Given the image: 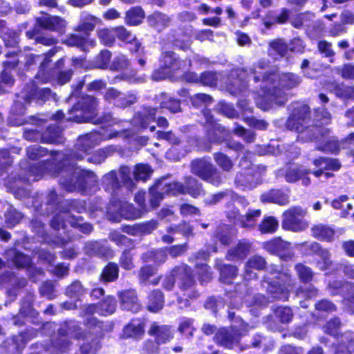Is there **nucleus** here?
Segmentation results:
<instances>
[{
    "label": "nucleus",
    "mask_w": 354,
    "mask_h": 354,
    "mask_svg": "<svg viewBox=\"0 0 354 354\" xmlns=\"http://www.w3.org/2000/svg\"><path fill=\"white\" fill-rule=\"evenodd\" d=\"M332 115L324 106L315 108L304 103H295L285 122L286 128L297 133L299 142H319L316 149L325 153L337 155L341 151V142L328 127Z\"/></svg>",
    "instance_id": "nucleus-1"
},
{
    "label": "nucleus",
    "mask_w": 354,
    "mask_h": 354,
    "mask_svg": "<svg viewBox=\"0 0 354 354\" xmlns=\"http://www.w3.org/2000/svg\"><path fill=\"white\" fill-rule=\"evenodd\" d=\"M82 158L81 155L71 152L64 153L54 164L53 172L58 175L59 185L68 193L77 192L85 196L98 189L97 176L91 170L77 168L76 161Z\"/></svg>",
    "instance_id": "nucleus-2"
},
{
    "label": "nucleus",
    "mask_w": 354,
    "mask_h": 354,
    "mask_svg": "<svg viewBox=\"0 0 354 354\" xmlns=\"http://www.w3.org/2000/svg\"><path fill=\"white\" fill-rule=\"evenodd\" d=\"M301 81V77L297 74L279 73L277 70H270L263 79L259 76L255 77V83L261 82L264 84L263 86H260L263 94L257 98V106L263 111L269 110L274 106H284L288 100L286 91L297 88Z\"/></svg>",
    "instance_id": "nucleus-3"
},
{
    "label": "nucleus",
    "mask_w": 354,
    "mask_h": 354,
    "mask_svg": "<svg viewBox=\"0 0 354 354\" xmlns=\"http://www.w3.org/2000/svg\"><path fill=\"white\" fill-rule=\"evenodd\" d=\"M86 333L80 326L79 322L67 319L59 324L57 333L52 336L48 350L53 354L68 353L73 346L71 337L76 340H85Z\"/></svg>",
    "instance_id": "nucleus-4"
},
{
    "label": "nucleus",
    "mask_w": 354,
    "mask_h": 354,
    "mask_svg": "<svg viewBox=\"0 0 354 354\" xmlns=\"http://www.w3.org/2000/svg\"><path fill=\"white\" fill-rule=\"evenodd\" d=\"M174 272L177 276L178 288L185 297H178L177 301L184 307H189V301L195 300L201 295L199 291L196 289L197 281L194 271L189 266L180 263L174 267Z\"/></svg>",
    "instance_id": "nucleus-5"
},
{
    "label": "nucleus",
    "mask_w": 354,
    "mask_h": 354,
    "mask_svg": "<svg viewBox=\"0 0 354 354\" xmlns=\"http://www.w3.org/2000/svg\"><path fill=\"white\" fill-rule=\"evenodd\" d=\"M205 136L206 140L198 142V145L205 151H210L212 145H221L225 143L227 138H230V131L224 126L218 123L214 118L210 110L204 111Z\"/></svg>",
    "instance_id": "nucleus-6"
},
{
    "label": "nucleus",
    "mask_w": 354,
    "mask_h": 354,
    "mask_svg": "<svg viewBox=\"0 0 354 354\" xmlns=\"http://www.w3.org/2000/svg\"><path fill=\"white\" fill-rule=\"evenodd\" d=\"M98 100L95 97L84 95L68 110L66 120L77 123L88 122L95 118Z\"/></svg>",
    "instance_id": "nucleus-7"
},
{
    "label": "nucleus",
    "mask_w": 354,
    "mask_h": 354,
    "mask_svg": "<svg viewBox=\"0 0 354 354\" xmlns=\"http://www.w3.org/2000/svg\"><path fill=\"white\" fill-rule=\"evenodd\" d=\"M186 68L185 60L180 59L172 51L162 53L160 59V66L151 73V79L161 81L167 78H173Z\"/></svg>",
    "instance_id": "nucleus-8"
},
{
    "label": "nucleus",
    "mask_w": 354,
    "mask_h": 354,
    "mask_svg": "<svg viewBox=\"0 0 354 354\" xmlns=\"http://www.w3.org/2000/svg\"><path fill=\"white\" fill-rule=\"evenodd\" d=\"M191 171L203 180L218 187L222 183V177L217 168L205 158H196L190 165Z\"/></svg>",
    "instance_id": "nucleus-9"
},
{
    "label": "nucleus",
    "mask_w": 354,
    "mask_h": 354,
    "mask_svg": "<svg viewBox=\"0 0 354 354\" xmlns=\"http://www.w3.org/2000/svg\"><path fill=\"white\" fill-rule=\"evenodd\" d=\"M306 212L300 206H292L282 214L281 227L286 231L300 232L308 227Z\"/></svg>",
    "instance_id": "nucleus-10"
},
{
    "label": "nucleus",
    "mask_w": 354,
    "mask_h": 354,
    "mask_svg": "<svg viewBox=\"0 0 354 354\" xmlns=\"http://www.w3.org/2000/svg\"><path fill=\"white\" fill-rule=\"evenodd\" d=\"M249 75L243 68H232L226 75L225 89L236 96L247 91L249 87Z\"/></svg>",
    "instance_id": "nucleus-11"
},
{
    "label": "nucleus",
    "mask_w": 354,
    "mask_h": 354,
    "mask_svg": "<svg viewBox=\"0 0 354 354\" xmlns=\"http://www.w3.org/2000/svg\"><path fill=\"white\" fill-rule=\"evenodd\" d=\"M33 337L28 330L12 335L0 344V354H22L28 341Z\"/></svg>",
    "instance_id": "nucleus-12"
},
{
    "label": "nucleus",
    "mask_w": 354,
    "mask_h": 354,
    "mask_svg": "<svg viewBox=\"0 0 354 354\" xmlns=\"http://www.w3.org/2000/svg\"><path fill=\"white\" fill-rule=\"evenodd\" d=\"M158 108L150 106H144L141 110L136 111L131 119L132 127L137 131H143L149 128L151 131L156 129L155 126L150 124L156 121Z\"/></svg>",
    "instance_id": "nucleus-13"
},
{
    "label": "nucleus",
    "mask_w": 354,
    "mask_h": 354,
    "mask_svg": "<svg viewBox=\"0 0 354 354\" xmlns=\"http://www.w3.org/2000/svg\"><path fill=\"white\" fill-rule=\"evenodd\" d=\"M312 163L317 168L312 171V174L316 178L324 176L326 179L333 178V172L338 171L342 168V163L338 158L319 156L314 158Z\"/></svg>",
    "instance_id": "nucleus-14"
},
{
    "label": "nucleus",
    "mask_w": 354,
    "mask_h": 354,
    "mask_svg": "<svg viewBox=\"0 0 354 354\" xmlns=\"http://www.w3.org/2000/svg\"><path fill=\"white\" fill-rule=\"evenodd\" d=\"M117 296L121 310L132 313H138L142 310V305L136 289H122L118 291Z\"/></svg>",
    "instance_id": "nucleus-15"
},
{
    "label": "nucleus",
    "mask_w": 354,
    "mask_h": 354,
    "mask_svg": "<svg viewBox=\"0 0 354 354\" xmlns=\"http://www.w3.org/2000/svg\"><path fill=\"white\" fill-rule=\"evenodd\" d=\"M262 286L266 288L268 295L273 300L287 301L290 296V290L286 281L283 283L264 276L261 280Z\"/></svg>",
    "instance_id": "nucleus-16"
},
{
    "label": "nucleus",
    "mask_w": 354,
    "mask_h": 354,
    "mask_svg": "<svg viewBox=\"0 0 354 354\" xmlns=\"http://www.w3.org/2000/svg\"><path fill=\"white\" fill-rule=\"evenodd\" d=\"M272 312L266 317V323L270 328H274L276 324H288L294 317L293 310L289 306H278L273 308Z\"/></svg>",
    "instance_id": "nucleus-17"
},
{
    "label": "nucleus",
    "mask_w": 354,
    "mask_h": 354,
    "mask_svg": "<svg viewBox=\"0 0 354 354\" xmlns=\"http://www.w3.org/2000/svg\"><path fill=\"white\" fill-rule=\"evenodd\" d=\"M310 174H312L310 169L299 165L295 167H288L285 171L284 178L289 183H294L301 180V184L307 187L311 183V180L308 176Z\"/></svg>",
    "instance_id": "nucleus-18"
},
{
    "label": "nucleus",
    "mask_w": 354,
    "mask_h": 354,
    "mask_svg": "<svg viewBox=\"0 0 354 354\" xmlns=\"http://www.w3.org/2000/svg\"><path fill=\"white\" fill-rule=\"evenodd\" d=\"M252 248L251 243L246 239H241L225 254V259L230 261H243L248 256Z\"/></svg>",
    "instance_id": "nucleus-19"
},
{
    "label": "nucleus",
    "mask_w": 354,
    "mask_h": 354,
    "mask_svg": "<svg viewBox=\"0 0 354 354\" xmlns=\"http://www.w3.org/2000/svg\"><path fill=\"white\" fill-rule=\"evenodd\" d=\"M148 334L160 344L169 342L174 336L172 328L169 325L159 324L153 322L148 330Z\"/></svg>",
    "instance_id": "nucleus-20"
},
{
    "label": "nucleus",
    "mask_w": 354,
    "mask_h": 354,
    "mask_svg": "<svg viewBox=\"0 0 354 354\" xmlns=\"http://www.w3.org/2000/svg\"><path fill=\"white\" fill-rule=\"evenodd\" d=\"M240 339V333L227 328H221L217 330L214 337V340L217 345L228 348H231L234 344H238Z\"/></svg>",
    "instance_id": "nucleus-21"
},
{
    "label": "nucleus",
    "mask_w": 354,
    "mask_h": 354,
    "mask_svg": "<svg viewBox=\"0 0 354 354\" xmlns=\"http://www.w3.org/2000/svg\"><path fill=\"white\" fill-rule=\"evenodd\" d=\"M37 24L45 30L55 31L59 34L64 33L66 28V21L64 19L46 13L37 18Z\"/></svg>",
    "instance_id": "nucleus-22"
},
{
    "label": "nucleus",
    "mask_w": 354,
    "mask_h": 354,
    "mask_svg": "<svg viewBox=\"0 0 354 354\" xmlns=\"http://www.w3.org/2000/svg\"><path fill=\"white\" fill-rule=\"evenodd\" d=\"M260 201L263 203H273L283 206L288 204L289 195L282 189L272 188L260 195Z\"/></svg>",
    "instance_id": "nucleus-23"
},
{
    "label": "nucleus",
    "mask_w": 354,
    "mask_h": 354,
    "mask_svg": "<svg viewBox=\"0 0 354 354\" xmlns=\"http://www.w3.org/2000/svg\"><path fill=\"white\" fill-rule=\"evenodd\" d=\"M94 28V25L90 22H83L75 29V33L71 34L66 44H84L88 43V31Z\"/></svg>",
    "instance_id": "nucleus-24"
},
{
    "label": "nucleus",
    "mask_w": 354,
    "mask_h": 354,
    "mask_svg": "<svg viewBox=\"0 0 354 354\" xmlns=\"http://www.w3.org/2000/svg\"><path fill=\"white\" fill-rule=\"evenodd\" d=\"M164 305L165 295L160 289H153L147 293L146 308L148 311L153 313H158L162 309Z\"/></svg>",
    "instance_id": "nucleus-25"
},
{
    "label": "nucleus",
    "mask_w": 354,
    "mask_h": 354,
    "mask_svg": "<svg viewBox=\"0 0 354 354\" xmlns=\"http://www.w3.org/2000/svg\"><path fill=\"white\" fill-rule=\"evenodd\" d=\"M156 185L163 192L165 195L177 196L183 195V183L173 180L166 181V177H162L156 180Z\"/></svg>",
    "instance_id": "nucleus-26"
},
{
    "label": "nucleus",
    "mask_w": 354,
    "mask_h": 354,
    "mask_svg": "<svg viewBox=\"0 0 354 354\" xmlns=\"http://www.w3.org/2000/svg\"><path fill=\"white\" fill-rule=\"evenodd\" d=\"M189 194L194 198H197L205 194L203 184L196 178L189 176L185 177L183 195Z\"/></svg>",
    "instance_id": "nucleus-27"
},
{
    "label": "nucleus",
    "mask_w": 354,
    "mask_h": 354,
    "mask_svg": "<svg viewBox=\"0 0 354 354\" xmlns=\"http://www.w3.org/2000/svg\"><path fill=\"white\" fill-rule=\"evenodd\" d=\"M52 96V90L50 88H39L35 84H32L26 93V99L42 104L49 100Z\"/></svg>",
    "instance_id": "nucleus-28"
},
{
    "label": "nucleus",
    "mask_w": 354,
    "mask_h": 354,
    "mask_svg": "<svg viewBox=\"0 0 354 354\" xmlns=\"http://www.w3.org/2000/svg\"><path fill=\"white\" fill-rule=\"evenodd\" d=\"M104 337V333L98 331L89 340L84 341L79 348V353L75 354H96L101 348V341Z\"/></svg>",
    "instance_id": "nucleus-29"
},
{
    "label": "nucleus",
    "mask_w": 354,
    "mask_h": 354,
    "mask_svg": "<svg viewBox=\"0 0 354 354\" xmlns=\"http://www.w3.org/2000/svg\"><path fill=\"white\" fill-rule=\"evenodd\" d=\"M58 161L59 160L57 159H49L31 165L29 166L28 169L30 175L35 176V180H38L43 176L45 171L48 170L53 176L58 177V175H55L53 172V167H54V164Z\"/></svg>",
    "instance_id": "nucleus-30"
},
{
    "label": "nucleus",
    "mask_w": 354,
    "mask_h": 354,
    "mask_svg": "<svg viewBox=\"0 0 354 354\" xmlns=\"http://www.w3.org/2000/svg\"><path fill=\"white\" fill-rule=\"evenodd\" d=\"M119 265L114 261H109L102 269L99 281L106 284L116 281L119 279Z\"/></svg>",
    "instance_id": "nucleus-31"
},
{
    "label": "nucleus",
    "mask_w": 354,
    "mask_h": 354,
    "mask_svg": "<svg viewBox=\"0 0 354 354\" xmlns=\"http://www.w3.org/2000/svg\"><path fill=\"white\" fill-rule=\"evenodd\" d=\"M232 230L231 225L221 223L216 226L213 233V236L218 240L221 245L228 246L233 241L234 234Z\"/></svg>",
    "instance_id": "nucleus-32"
},
{
    "label": "nucleus",
    "mask_w": 354,
    "mask_h": 354,
    "mask_svg": "<svg viewBox=\"0 0 354 354\" xmlns=\"http://www.w3.org/2000/svg\"><path fill=\"white\" fill-rule=\"evenodd\" d=\"M311 234L319 241L330 243L335 240V230L328 225L317 224L311 227Z\"/></svg>",
    "instance_id": "nucleus-33"
},
{
    "label": "nucleus",
    "mask_w": 354,
    "mask_h": 354,
    "mask_svg": "<svg viewBox=\"0 0 354 354\" xmlns=\"http://www.w3.org/2000/svg\"><path fill=\"white\" fill-rule=\"evenodd\" d=\"M290 243L283 241L280 236H276L263 243V248L271 254L277 255L281 252L290 250Z\"/></svg>",
    "instance_id": "nucleus-34"
},
{
    "label": "nucleus",
    "mask_w": 354,
    "mask_h": 354,
    "mask_svg": "<svg viewBox=\"0 0 354 354\" xmlns=\"http://www.w3.org/2000/svg\"><path fill=\"white\" fill-rule=\"evenodd\" d=\"M97 313L102 316H108L113 314L117 308V301L112 295H108L97 303Z\"/></svg>",
    "instance_id": "nucleus-35"
},
{
    "label": "nucleus",
    "mask_w": 354,
    "mask_h": 354,
    "mask_svg": "<svg viewBox=\"0 0 354 354\" xmlns=\"http://www.w3.org/2000/svg\"><path fill=\"white\" fill-rule=\"evenodd\" d=\"M24 182V178L19 177H10L8 176L5 179V186L7 192L14 194L15 198L21 199L26 195V190L21 185V183Z\"/></svg>",
    "instance_id": "nucleus-36"
},
{
    "label": "nucleus",
    "mask_w": 354,
    "mask_h": 354,
    "mask_svg": "<svg viewBox=\"0 0 354 354\" xmlns=\"http://www.w3.org/2000/svg\"><path fill=\"white\" fill-rule=\"evenodd\" d=\"M290 11L286 8H282L279 13L274 14L273 11H269L263 19V24L268 28L272 25L286 24L290 18Z\"/></svg>",
    "instance_id": "nucleus-37"
},
{
    "label": "nucleus",
    "mask_w": 354,
    "mask_h": 354,
    "mask_svg": "<svg viewBox=\"0 0 354 354\" xmlns=\"http://www.w3.org/2000/svg\"><path fill=\"white\" fill-rule=\"evenodd\" d=\"M148 24L155 30L160 32L167 28L171 19L166 14L156 12L147 17Z\"/></svg>",
    "instance_id": "nucleus-38"
},
{
    "label": "nucleus",
    "mask_w": 354,
    "mask_h": 354,
    "mask_svg": "<svg viewBox=\"0 0 354 354\" xmlns=\"http://www.w3.org/2000/svg\"><path fill=\"white\" fill-rule=\"evenodd\" d=\"M62 131L56 124H49L41 133V141L43 143L58 144L61 142Z\"/></svg>",
    "instance_id": "nucleus-39"
},
{
    "label": "nucleus",
    "mask_w": 354,
    "mask_h": 354,
    "mask_svg": "<svg viewBox=\"0 0 354 354\" xmlns=\"http://www.w3.org/2000/svg\"><path fill=\"white\" fill-rule=\"evenodd\" d=\"M219 272V280L225 284H232L239 272V269L236 266L232 264L223 263L217 268Z\"/></svg>",
    "instance_id": "nucleus-40"
},
{
    "label": "nucleus",
    "mask_w": 354,
    "mask_h": 354,
    "mask_svg": "<svg viewBox=\"0 0 354 354\" xmlns=\"http://www.w3.org/2000/svg\"><path fill=\"white\" fill-rule=\"evenodd\" d=\"M102 185L104 190L108 192L115 193L120 187V182L115 170H111L102 176Z\"/></svg>",
    "instance_id": "nucleus-41"
},
{
    "label": "nucleus",
    "mask_w": 354,
    "mask_h": 354,
    "mask_svg": "<svg viewBox=\"0 0 354 354\" xmlns=\"http://www.w3.org/2000/svg\"><path fill=\"white\" fill-rule=\"evenodd\" d=\"M50 63L48 61H41L40 62L38 71L35 75V79L37 80L41 84H46L54 80V69L50 68Z\"/></svg>",
    "instance_id": "nucleus-42"
},
{
    "label": "nucleus",
    "mask_w": 354,
    "mask_h": 354,
    "mask_svg": "<svg viewBox=\"0 0 354 354\" xmlns=\"http://www.w3.org/2000/svg\"><path fill=\"white\" fill-rule=\"evenodd\" d=\"M141 259L143 262H153L160 265L167 260V253L162 249H153L142 253Z\"/></svg>",
    "instance_id": "nucleus-43"
},
{
    "label": "nucleus",
    "mask_w": 354,
    "mask_h": 354,
    "mask_svg": "<svg viewBox=\"0 0 354 354\" xmlns=\"http://www.w3.org/2000/svg\"><path fill=\"white\" fill-rule=\"evenodd\" d=\"M332 91L340 99L354 100V86H348L343 83H333Z\"/></svg>",
    "instance_id": "nucleus-44"
},
{
    "label": "nucleus",
    "mask_w": 354,
    "mask_h": 354,
    "mask_svg": "<svg viewBox=\"0 0 354 354\" xmlns=\"http://www.w3.org/2000/svg\"><path fill=\"white\" fill-rule=\"evenodd\" d=\"M341 326L340 319L337 317H333L326 322L322 329L324 333L335 339H339L343 337V334L339 331Z\"/></svg>",
    "instance_id": "nucleus-45"
},
{
    "label": "nucleus",
    "mask_w": 354,
    "mask_h": 354,
    "mask_svg": "<svg viewBox=\"0 0 354 354\" xmlns=\"http://www.w3.org/2000/svg\"><path fill=\"white\" fill-rule=\"evenodd\" d=\"M86 254L88 257H105L111 252V250L97 241H91L86 244L84 247Z\"/></svg>",
    "instance_id": "nucleus-46"
},
{
    "label": "nucleus",
    "mask_w": 354,
    "mask_h": 354,
    "mask_svg": "<svg viewBox=\"0 0 354 354\" xmlns=\"http://www.w3.org/2000/svg\"><path fill=\"white\" fill-rule=\"evenodd\" d=\"M68 222L72 227L85 234H88L93 230V225L90 223L84 222V218L81 216L71 214L68 218Z\"/></svg>",
    "instance_id": "nucleus-47"
},
{
    "label": "nucleus",
    "mask_w": 354,
    "mask_h": 354,
    "mask_svg": "<svg viewBox=\"0 0 354 354\" xmlns=\"http://www.w3.org/2000/svg\"><path fill=\"white\" fill-rule=\"evenodd\" d=\"M196 276L201 285H206L213 279V272L211 267L207 263H197L195 266Z\"/></svg>",
    "instance_id": "nucleus-48"
},
{
    "label": "nucleus",
    "mask_w": 354,
    "mask_h": 354,
    "mask_svg": "<svg viewBox=\"0 0 354 354\" xmlns=\"http://www.w3.org/2000/svg\"><path fill=\"white\" fill-rule=\"evenodd\" d=\"M15 267L17 269L28 268L32 265L30 257L24 252L15 250L10 259Z\"/></svg>",
    "instance_id": "nucleus-49"
},
{
    "label": "nucleus",
    "mask_w": 354,
    "mask_h": 354,
    "mask_svg": "<svg viewBox=\"0 0 354 354\" xmlns=\"http://www.w3.org/2000/svg\"><path fill=\"white\" fill-rule=\"evenodd\" d=\"M258 227L261 234H273L279 228V222L274 216H268L262 219Z\"/></svg>",
    "instance_id": "nucleus-50"
},
{
    "label": "nucleus",
    "mask_w": 354,
    "mask_h": 354,
    "mask_svg": "<svg viewBox=\"0 0 354 354\" xmlns=\"http://www.w3.org/2000/svg\"><path fill=\"white\" fill-rule=\"evenodd\" d=\"M111 53L106 50H102L94 58L91 68L106 69L110 68Z\"/></svg>",
    "instance_id": "nucleus-51"
},
{
    "label": "nucleus",
    "mask_w": 354,
    "mask_h": 354,
    "mask_svg": "<svg viewBox=\"0 0 354 354\" xmlns=\"http://www.w3.org/2000/svg\"><path fill=\"white\" fill-rule=\"evenodd\" d=\"M145 17L144 10L138 6L133 7L126 12L125 21L131 26H137L142 23Z\"/></svg>",
    "instance_id": "nucleus-52"
},
{
    "label": "nucleus",
    "mask_w": 354,
    "mask_h": 354,
    "mask_svg": "<svg viewBox=\"0 0 354 354\" xmlns=\"http://www.w3.org/2000/svg\"><path fill=\"white\" fill-rule=\"evenodd\" d=\"M213 158L216 165L222 171L229 172L234 166L233 160L227 154L221 151H217L213 154Z\"/></svg>",
    "instance_id": "nucleus-53"
},
{
    "label": "nucleus",
    "mask_w": 354,
    "mask_h": 354,
    "mask_svg": "<svg viewBox=\"0 0 354 354\" xmlns=\"http://www.w3.org/2000/svg\"><path fill=\"white\" fill-rule=\"evenodd\" d=\"M309 250L311 254L323 257L324 266L322 268V270L330 268L333 263L328 257V251L326 249L322 248L320 243L316 241L313 242L309 246Z\"/></svg>",
    "instance_id": "nucleus-54"
},
{
    "label": "nucleus",
    "mask_w": 354,
    "mask_h": 354,
    "mask_svg": "<svg viewBox=\"0 0 354 354\" xmlns=\"http://www.w3.org/2000/svg\"><path fill=\"white\" fill-rule=\"evenodd\" d=\"M348 286L351 288H354V283L347 281L334 279L328 281L326 285V290L331 296H336L340 295L344 288Z\"/></svg>",
    "instance_id": "nucleus-55"
},
{
    "label": "nucleus",
    "mask_w": 354,
    "mask_h": 354,
    "mask_svg": "<svg viewBox=\"0 0 354 354\" xmlns=\"http://www.w3.org/2000/svg\"><path fill=\"white\" fill-rule=\"evenodd\" d=\"M21 218V214L12 205H9L4 213V223L8 228H12L19 223Z\"/></svg>",
    "instance_id": "nucleus-56"
},
{
    "label": "nucleus",
    "mask_w": 354,
    "mask_h": 354,
    "mask_svg": "<svg viewBox=\"0 0 354 354\" xmlns=\"http://www.w3.org/2000/svg\"><path fill=\"white\" fill-rule=\"evenodd\" d=\"M164 194L159 189V187L156 185V182L149 189V209L153 210L156 209L160 205V201L164 198Z\"/></svg>",
    "instance_id": "nucleus-57"
},
{
    "label": "nucleus",
    "mask_w": 354,
    "mask_h": 354,
    "mask_svg": "<svg viewBox=\"0 0 354 354\" xmlns=\"http://www.w3.org/2000/svg\"><path fill=\"white\" fill-rule=\"evenodd\" d=\"M218 81V73L213 71H205L198 77V84L204 86L215 87L217 86Z\"/></svg>",
    "instance_id": "nucleus-58"
},
{
    "label": "nucleus",
    "mask_w": 354,
    "mask_h": 354,
    "mask_svg": "<svg viewBox=\"0 0 354 354\" xmlns=\"http://www.w3.org/2000/svg\"><path fill=\"white\" fill-rule=\"evenodd\" d=\"M149 209H144V211L132 204H128L122 209V213L124 218L128 220H135L143 217Z\"/></svg>",
    "instance_id": "nucleus-59"
},
{
    "label": "nucleus",
    "mask_w": 354,
    "mask_h": 354,
    "mask_svg": "<svg viewBox=\"0 0 354 354\" xmlns=\"http://www.w3.org/2000/svg\"><path fill=\"white\" fill-rule=\"evenodd\" d=\"M123 270L129 271L135 268L133 261V254L131 252V248L124 249L120 257L118 263Z\"/></svg>",
    "instance_id": "nucleus-60"
},
{
    "label": "nucleus",
    "mask_w": 354,
    "mask_h": 354,
    "mask_svg": "<svg viewBox=\"0 0 354 354\" xmlns=\"http://www.w3.org/2000/svg\"><path fill=\"white\" fill-rule=\"evenodd\" d=\"M86 292V289L79 280L73 281L65 290V295L71 299H78Z\"/></svg>",
    "instance_id": "nucleus-61"
},
{
    "label": "nucleus",
    "mask_w": 354,
    "mask_h": 354,
    "mask_svg": "<svg viewBox=\"0 0 354 354\" xmlns=\"http://www.w3.org/2000/svg\"><path fill=\"white\" fill-rule=\"evenodd\" d=\"M152 173V169L148 164H137L133 170V178L136 181L147 180Z\"/></svg>",
    "instance_id": "nucleus-62"
},
{
    "label": "nucleus",
    "mask_w": 354,
    "mask_h": 354,
    "mask_svg": "<svg viewBox=\"0 0 354 354\" xmlns=\"http://www.w3.org/2000/svg\"><path fill=\"white\" fill-rule=\"evenodd\" d=\"M295 269L302 283H308L312 281L314 273L310 267L305 266L302 263H298L295 266Z\"/></svg>",
    "instance_id": "nucleus-63"
},
{
    "label": "nucleus",
    "mask_w": 354,
    "mask_h": 354,
    "mask_svg": "<svg viewBox=\"0 0 354 354\" xmlns=\"http://www.w3.org/2000/svg\"><path fill=\"white\" fill-rule=\"evenodd\" d=\"M138 233L140 236L151 234L159 226V222L157 219H150L148 221L139 222Z\"/></svg>",
    "instance_id": "nucleus-64"
}]
</instances>
